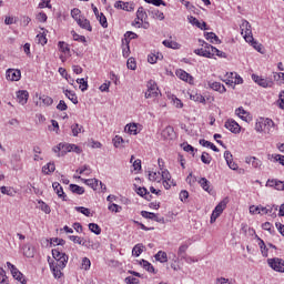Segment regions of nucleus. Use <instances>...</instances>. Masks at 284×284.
I'll return each mask as SVG.
<instances>
[{
	"instance_id": "1",
	"label": "nucleus",
	"mask_w": 284,
	"mask_h": 284,
	"mask_svg": "<svg viewBox=\"0 0 284 284\" xmlns=\"http://www.w3.org/2000/svg\"><path fill=\"white\" fill-rule=\"evenodd\" d=\"M52 256L55 262L50 263V268L53 273L54 278H61L63 273H61V270L68 265V256L65 253L59 251V248L52 250Z\"/></svg>"
},
{
	"instance_id": "2",
	"label": "nucleus",
	"mask_w": 284,
	"mask_h": 284,
	"mask_svg": "<svg viewBox=\"0 0 284 284\" xmlns=\"http://www.w3.org/2000/svg\"><path fill=\"white\" fill-rule=\"evenodd\" d=\"M256 132H264V134H274V121L270 118H260L255 123Z\"/></svg>"
},
{
	"instance_id": "3",
	"label": "nucleus",
	"mask_w": 284,
	"mask_h": 284,
	"mask_svg": "<svg viewBox=\"0 0 284 284\" xmlns=\"http://www.w3.org/2000/svg\"><path fill=\"white\" fill-rule=\"evenodd\" d=\"M252 80L254 83L260 85V88H274V80L271 78H263L262 75L252 74Z\"/></svg>"
},
{
	"instance_id": "4",
	"label": "nucleus",
	"mask_w": 284,
	"mask_h": 284,
	"mask_svg": "<svg viewBox=\"0 0 284 284\" xmlns=\"http://www.w3.org/2000/svg\"><path fill=\"white\" fill-rule=\"evenodd\" d=\"M267 264L274 272H281L284 274V260L280 257H273L267 260Z\"/></svg>"
},
{
	"instance_id": "5",
	"label": "nucleus",
	"mask_w": 284,
	"mask_h": 284,
	"mask_svg": "<svg viewBox=\"0 0 284 284\" xmlns=\"http://www.w3.org/2000/svg\"><path fill=\"white\" fill-rule=\"evenodd\" d=\"M145 99H154V97H159V88L156 87V82L154 80H150L148 82V91L144 94Z\"/></svg>"
},
{
	"instance_id": "6",
	"label": "nucleus",
	"mask_w": 284,
	"mask_h": 284,
	"mask_svg": "<svg viewBox=\"0 0 284 284\" xmlns=\"http://www.w3.org/2000/svg\"><path fill=\"white\" fill-rule=\"evenodd\" d=\"M242 34H244L245 41H254V37L252 36V24H250V22L244 21L242 23Z\"/></svg>"
},
{
	"instance_id": "7",
	"label": "nucleus",
	"mask_w": 284,
	"mask_h": 284,
	"mask_svg": "<svg viewBox=\"0 0 284 284\" xmlns=\"http://www.w3.org/2000/svg\"><path fill=\"white\" fill-rule=\"evenodd\" d=\"M224 128H226V130H230V132H232L233 134H239L241 132V125H239L237 122L232 119L225 121Z\"/></svg>"
},
{
	"instance_id": "8",
	"label": "nucleus",
	"mask_w": 284,
	"mask_h": 284,
	"mask_svg": "<svg viewBox=\"0 0 284 284\" xmlns=\"http://www.w3.org/2000/svg\"><path fill=\"white\" fill-rule=\"evenodd\" d=\"M114 8H116L118 10H125V12H132L134 11V3L123 2L119 0L114 3Z\"/></svg>"
},
{
	"instance_id": "9",
	"label": "nucleus",
	"mask_w": 284,
	"mask_h": 284,
	"mask_svg": "<svg viewBox=\"0 0 284 284\" xmlns=\"http://www.w3.org/2000/svg\"><path fill=\"white\" fill-rule=\"evenodd\" d=\"M6 77L8 81H19L21 79V70L8 69Z\"/></svg>"
},
{
	"instance_id": "10",
	"label": "nucleus",
	"mask_w": 284,
	"mask_h": 284,
	"mask_svg": "<svg viewBox=\"0 0 284 284\" xmlns=\"http://www.w3.org/2000/svg\"><path fill=\"white\" fill-rule=\"evenodd\" d=\"M266 187H274V190L284 191V181L267 180Z\"/></svg>"
},
{
	"instance_id": "11",
	"label": "nucleus",
	"mask_w": 284,
	"mask_h": 284,
	"mask_svg": "<svg viewBox=\"0 0 284 284\" xmlns=\"http://www.w3.org/2000/svg\"><path fill=\"white\" fill-rule=\"evenodd\" d=\"M176 135V133L174 132V128H172L171 125L166 126L163 131H162V138L165 141H172V139H174V136Z\"/></svg>"
},
{
	"instance_id": "12",
	"label": "nucleus",
	"mask_w": 284,
	"mask_h": 284,
	"mask_svg": "<svg viewBox=\"0 0 284 284\" xmlns=\"http://www.w3.org/2000/svg\"><path fill=\"white\" fill-rule=\"evenodd\" d=\"M29 97H30V93H28V91L26 90H20L17 92V99L20 105H26V103H28Z\"/></svg>"
},
{
	"instance_id": "13",
	"label": "nucleus",
	"mask_w": 284,
	"mask_h": 284,
	"mask_svg": "<svg viewBox=\"0 0 284 284\" xmlns=\"http://www.w3.org/2000/svg\"><path fill=\"white\" fill-rule=\"evenodd\" d=\"M194 54L205 57V59H212V53L210 52V48H207V43H205L204 48L195 49Z\"/></svg>"
},
{
	"instance_id": "14",
	"label": "nucleus",
	"mask_w": 284,
	"mask_h": 284,
	"mask_svg": "<svg viewBox=\"0 0 284 284\" xmlns=\"http://www.w3.org/2000/svg\"><path fill=\"white\" fill-rule=\"evenodd\" d=\"M176 77L179 79H181L182 81H186V83H192V81H194V78H192V75H190V73L183 71V70H178L175 72Z\"/></svg>"
},
{
	"instance_id": "15",
	"label": "nucleus",
	"mask_w": 284,
	"mask_h": 284,
	"mask_svg": "<svg viewBox=\"0 0 284 284\" xmlns=\"http://www.w3.org/2000/svg\"><path fill=\"white\" fill-rule=\"evenodd\" d=\"M189 22L192 24V26H195L196 28H200V30H207V23L205 22H200L199 19H196L195 17L193 16H190L189 18Z\"/></svg>"
},
{
	"instance_id": "16",
	"label": "nucleus",
	"mask_w": 284,
	"mask_h": 284,
	"mask_svg": "<svg viewBox=\"0 0 284 284\" xmlns=\"http://www.w3.org/2000/svg\"><path fill=\"white\" fill-rule=\"evenodd\" d=\"M77 23L83 30H88L89 32H92V26L90 24V20H88L85 18H79V19H77Z\"/></svg>"
},
{
	"instance_id": "17",
	"label": "nucleus",
	"mask_w": 284,
	"mask_h": 284,
	"mask_svg": "<svg viewBox=\"0 0 284 284\" xmlns=\"http://www.w3.org/2000/svg\"><path fill=\"white\" fill-rule=\"evenodd\" d=\"M52 187L55 194H58L59 199H62L65 201V192H63V186H61L59 182H53Z\"/></svg>"
},
{
	"instance_id": "18",
	"label": "nucleus",
	"mask_w": 284,
	"mask_h": 284,
	"mask_svg": "<svg viewBox=\"0 0 284 284\" xmlns=\"http://www.w3.org/2000/svg\"><path fill=\"white\" fill-rule=\"evenodd\" d=\"M209 87L212 90H215V92H220V94L226 92L225 85L221 84V82H209Z\"/></svg>"
},
{
	"instance_id": "19",
	"label": "nucleus",
	"mask_w": 284,
	"mask_h": 284,
	"mask_svg": "<svg viewBox=\"0 0 284 284\" xmlns=\"http://www.w3.org/2000/svg\"><path fill=\"white\" fill-rule=\"evenodd\" d=\"M11 274H12L13 278H16V281H19V283L28 284L26 276L23 275V273L20 272L19 268H16Z\"/></svg>"
},
{
	"instance_id": "20",
	"label": "nucleus",
	"mask_w": 284,
	"mask_h": 284,
	"mask_svg": "<svg viewBox=\"0 0 284 284\" xmlns=\"http://www.w3.org/2000/svg\"><path fill=\"white\" fill-rule=\"evenodd\" d=\"M245 162L248 163V164L251 163L252 166L255 168V169H261V166L263 165V162L261 160H258L257 158H255V156L246 158Z\"/></svg>"
},
{
	"instance_id": "21",
	"label": "nucleus",
	"mask_w": 284,
	"mask_h": 284,
	"mask_svg": "<svg viewBox=\"0 0 284 284\" xmlns=\"http://www.w3.org/2000/svg\"><path fill=\"white\" fill-rule=\"evenodd\" d=\"M255 237L257 239V241H260L258 246L262 252V256L267 258V252L270 251V248H267V245H265V241H263L261 237H258V235H256Z\"/></svg>"
},
{
	"instance_id": "22",
	"label": "nucleus",
	"mask_w": 284,
	"mask_h": 284,
	"mask_svg": "<svg viewBox=\"0 0 284 284\" xmlns=\"http://www.w3.org/2000/svg\"><path fill=\"white\" fill-rule=\"evenodd\" d=\"M136 194H139V196L145 197L146 201L152 200V195L150 194V191H148V189L145 187H141V186L138 187Z\"/></svg>"
},
{
	"instance_id": "23",
	"label": "nucleus",
	"mask_w": 284,
	"mask_h": 284,
	"mask_svg": "<svg viewBox=\"0 0 284 284\" xmlns=\"http://www.w3.org/2000/svg\"><path fill=\"white\" fill-rule=\"evenodd\" d=\"M64 94L68 98L69 101H71L74 105L79 103V98H77V93L72 92L70 90H64Z\"/></svg>"
},
{
	"instance_id": "24",
	"label": "nucleus",
	"mask_w": 284,
	"mask_h": 284,
	"mask_svg": "<svg viewBox=\"0 0 284 284\" xmlns=\"http://www.w3.org/2000/svg\"><path fill=\"white\" fill-rule=\"evenodd\" d=\"M149 14H151L153 19H159L160 21H163V19H165V16L159 9H150Z\"/></svg>"
},
{
	"instance_id": "25",
	"label": "nucleus",
	"mask_w": 284,
	"mask_h": 284,
	"mask_svg": "<svg viewBox=\"0 0 284 284\" xmlns=\"http://www.w3.org/2000/svg\"><path fill=\"white\" fill-rule=\"evenodd\" d=\"M204 37L207 41H211V43H221V39H219V36H216V33L214 32H205Z\"/></svg>"
},
{
	"instance_id": "26",
	"label": "nucleus",
	"mask_w": 284,
	"mask_h": 284,
	"mask_svg": "<svg viewBox=\"0 0 284 284\" xmlns=\"http://www.w3.org/2000/svg\"><path fill=\"white\" fill-rule=\"evenodd\" d=\"M69 189L70 191L73 193V194H85V189H83L82 186H79L77 184H70L69 185Z\"/></svg>"
},
{
	"instance_id": "27",
	"label": "nucleus",
	"mask_w": 284,
	"mask_h": 284,
	"mask_svg": "<svg viewBox=\"0 0 284 284\" xmlns=\"http://www.w3.org/2000/svg\"><path fill=\"white\" fill-rule=\"evenodd\" d=\"M162 43L163 45H165V48H171V50L181 49V44H179V42H175V41L164 40Z\"/></svg>"
},
{
	"instance_id": "28",
	"label": "nucleus",
	"mask_w": 284,
	"mask_h": 284,
	"mask_svg": "<svg viewBox=\"0 0 284 284\" xmlns=\"http://www.w3.org/2000/svg\"><path fill=\"white\" fill-rule=\"evenodd\" d=\"M199 184L201 185V187L205 191L209 192V194L212 192V190L210 189V181L205 178H201V180L199 181Z\"/></svg>"
},
{
	"instance_id": "29",
	"label": "nucleus",
	"mask_w": 284,
	"mask_h": 284,
	"mask_svg": "<svg viewBox=\"0 0 284 284\" xmlns=\"http://www.w3.org/2000/svg\"><path fill=\"white\" fill-rule=\"evenodd\" d=\"M0 191L2 194H7V196H14L17 191L11 186H1Z\"/></svg>"
},
{
	"instance_id": "30",
	"label": "nucleus",
	"mask_w": 284,
	"mask_h": 284,
	"mask_svg": "<svg viewBox=\"0 0 284 284\" xmlns=\"http://www.w3.org/2000/svg\"><path fill=\"white\" fill-rule=\"evenodd\" d=\"M143 250H145L143 244H136L132 250V255L139 257L143 254Z\"/></svg>"
},
{
	"instance_id": "31",
	"label": "nucleus",
	"mask_w": 284,
	"mask_h": 284,
	"mask_svg": "<svg viewBox=\"0 0 284 284\" xmlns=\"http://www.w3.org/2000/svg\"><path fill=\"white\" fill-rule=\"evenodd\" d=\"M225 207H227V201L223 200L221 201L214 209L213 212L222 215L223 214V210H225Z\"/></svg>"
},
{
	"instance_id": "32",
	"label": "nucleus",
	"mask_w": 284,
	"mask_h": 284,
	"mask_svg": "<svg viewBox=\"0 0 284 284\" xmlns=\"http://www.w3.org/2000/svg\"><path fill=\"white\" fill-rule=\"evenodd\" d=\"M155 261H159L160 263H168V253L159 251L155 254Z\"/></svg>"
},
{
	"instance_id": "33",
	"label": "nucleus",
	"mask_w": 284,
	"mask_h": 284,
	"mask_svg": "<svg viewBox=\"0 0 284 284\" xmlns=\"http://www.w3.org/2000/svg\"><path fill=\"white\" fill-rule=\"evenodd\" d=\"M136 19L141 22H143V19H148V13L145 12V9L143 7H139L136 11Z\"/></svg>"
},
{
	"instance_id": "34",
	"label": "nucleus",
	"mask_w": 284,
	"mask_h": 284,
	"mask_svg": "<svg viewBox=\"0 0 284 284\" xmlns=\"http://www.w3.org/2000/svg\"><path fill=\"white\" fill-rule=\"evenodd\" d=\"M62 151L58 154V156H65L68 152H72V144L61 143Z\"/></svg>"
},
{
	"instance_id": "35",
	"label": "nucleus",
	"mask_w": 284,
	"mask_h": 284,
	"mask_svg": "<svg viewBox=\"0 0 284 284\" xmlns=\"http://www.w3.org/2000/svg\"><path fill=\"white\" fill-rule=\"evenodd\" d=\"M57 170L54 162H49L47 165L42 168V172L44 174H51V172H54Z\"/></svg>"
},
{
	"instance_id": "36",
	"label": "nucleus",
	"mask_w": 284,
	"mask_h": 284,
	"mask_svg": "<svg viewBox=\"0 0 284 284\" xmlns=\"http://www.w3.org/2000/svg\"><path fill=\"white\" fill-rule=\"evenodd\" d=\"M187 244H182L179 250H178V256L180 258H185V256H187Z\"/></svg>"
},
{
	"instance_id": "37",
	"label": "nucleus",
	"mask_w": 284,
	"mask_h": 284,
	"mask_svg": "<svg viewBox=\"0 0 284 284\" xmlns=\"http://www.w3.org/2000/svg\"><path fill=\"white\" fill-rule=\"evenodd\" d=\"M140 265H142L143 268L146 270V272H151L152 274H155L154 266L150 264V262L142 260L140 262Z\"/></svg>"
},
{
	"instance_id": "38",
	"label": "nucleus",
	"mask_w": 284,
	"mask_h": 284,
	"mask_svg": "<svg viewBox=\"0 0 284 284\" xmlns=\"http://www.w3.org/2000/svg\"><path fill=\"white\" fill-rule=\"evenodd\" d=\"M84 181L85 185H89V187H92V190H97L99 187V180L97 179H89V180H82Z\"/></svg>"
},
{
	"instance_id": "39",
	"label": "nucleus",
	"mask_w": 284,
	"mask_h": 284,
	"mask_svg": "<svg viewBox=\"0 0 284 284\" xmlns=\"http://www.w3.org/2000/svg\"><path fill=\"white\" fill-rule=\"evenodd\" d=\"M113 145L114 148H125V140H123L120 135H115L113 139Z\"/></svg>"
},
{
	"instance_id": "40",
	"label": "nucleus",
	"mask_w": 284,
	"mask_h": 284,
	"mask_svg": "<svg viewBox=\"0 0 284 284\" xmlns=\"http://www.w3.org/2000/svg\"><path fill=\"white\" fill-rule=\"evenodd\" d=\"M95 17L99 23L102 26V28H108V18H105V14L98 13Z\"/></svg>"
},
{
	"instance_id": "41",
	"label": "nucleus",
	"mask_w": 284,
	"mask_h": 284,
	"mask_svg": "<svg viewBox=\"0 0 284 284\" xmlns=\"http://www.w3.org/2000/svg\"><path fill=\"white\" fill-rule=\"evenodd\" d=\"M89 230L93 234H97V236H99V234H101V226H99V224H97V223H90L89 224Z\"/></svg>"
},
{
	"instance_id": "42",
	"label": "nucleus",
	"mask_w": 284,
	"mask_h": 284,
	"mask_svg": "<svg viewBox=\"0 0 284 284\" xmlns=\"http://www.w3.org/2000/svg\"><path fill=\"white\" fill-rule=\"evenodd\" d=\"M71 130H72L73 136H79V134H81V131L83 130V126L79 125V123H75L71 125Z\"/></svg>"
},
{
	"instance_id": "43",
	"label": "nucleus",
	"mask_w": 284,
	"mask_h": 284,
	"mask_svg": "<svg viewBox=\"0 0 284 284\" xmlns=\"http://www.w3.org/2000/svg\"><path fill=\"white\" fill-rule=\"evenodd\" d=\"M138 129L139 128L136 126V123L126 124L125 126V130H128V133L134 134V135L139 134V132H136Z\"/></svg>"
},
{
	"instance_id": "44",
	"label": "nucleus",
	"mask_w": 284,
	"mask_h": 284,
	"mask_svg": "<svg viewBox=\"0 0 284 284\" xmlns=\"http://www.w3.org/2000/svg\"><path fill=\"white\" fill-rule=\"evenodd\" d=\"M201 161L205 165H210V163H212V156L210 155V153L203 152L202 155H201Z\"/></svg>"
},
{
	"instance_id": "45",
	"label": "nucleus",
	"mask_w": 284,
	"mask_h": 284,
	"mask_svg": "<svg viewBox=\"0 0 284 284\" xmlns=\"http://www.w3.org/2000/svg\"><path fill=\"white\" fill-rule=\"evenodd\" d=\"M246 43H251V45L256 50L257 52H261L263 54V44L256 42L253 38V41H246Z\"/></svg>"
},
{
	"instance_id": "46",
	"label": "nucleus",
	"mask_w": 284,
	"mask_h": 284,
	"mask_svg": "<svg viewBox=\"0 0 284 284\" xmlns=\"http://www.w3.org/2000/svg\"><path fill=\"white\" fill-rule=\"evenodd\" d=\"M40 101H42V103L44 105H52V103H54V100L52 98H50L49 95H42V97H39Z\"/></svg>"
},
{
	"instance_id": "47",
	"label": "nucleus",
	"mask_w": 284,
	"mask_h": 284,
	"mask_svg": "<svg viewBox=\"0 0 284 284\" xmlns=\"http://www.w3.org/2000/svg\"><path fill=\"white\" fill-rule=\"evenodd\" d=\"M58 48L64 54H68V52H70V47H68V44H65V42H63V41H59Z\"/></svg>"
},
{
	"instance_id": "48",
	"label": "nucleus",
	"mask_w": 284,
	"mask_h": 284,
	"mask_svg": "<svg viewBox=\"0 0 284 284\" xmlns=\"http://www.w3.org/2000/svg\"><path fill=\"white\" fill-rule=\"evenodd\" d=\"M77 83H79L80 90L82 92H85V90H88V81L85 79H83V78L77 79Z\"/></svg>"
},
{
	"instance_id": "49",
	"label": "nucleus",
	"mask_w": 284,
	"mask_h": 284,
	"mask_svg": "<svg viewBox=\"0 0 284 284\" xmlns=\"http://www.w3.org/2000/svg\"><path fill=\"white\" fill-rule=\"evenodd\" d=\"M0 284H10L8 283V275H6L3 267H0Z\"/></svg>"
},
{
	"instance_id": "50",
	"label": "nucleus",
	"mask_w": 284,
	"mask_h": 284,
	"mask_svg": "<svg viewBox=\"0 0 284 284\" xmlns=\"http://www.w3.org/2000/svg\"><path fill=\"white\" fill-rule=\"evenodd\" d=\"M126 68L129 70H136V60L134 58H129L126 61Z\"/></svg>"
},
{
	"instance_id": "51",
	"label": "nucleus",
	"mask_w": 284,
	"mask_h": 284,
	"mask_svg": "<svg viewBox=\"0 0 284 284\" xmlns=\"http://www.w3.org/2000/svg\"><path fill=\"white\" fill-rule=\"evenodd\" d=\"M23 253L27 258H32L34 256V251L28 245L23 247Z\"/></svg>"
},
{
	"instance_id": "52",
	"label": "nucleus",
	"mask_w": 284,
	"mask_h": 284,
	"mask_svg": "<svg viewBox=\"0 0 284 284\" xmlns=\"http://www.w3.org/2000/svg\"><path fill=\"white\" fill-rule=\"evenodd\" d=\"M124 37H125V43H128V41H129V43H130V41H132V39H139V34H136V33H134V32H132V31H128V32L124 34Z\"/></svg>"
},
{
	"instance_id": "53",
	"label": "nucleus",
	"mask_w": 284,
	"mask_h": 284,
	"mask_svg": "<svg viewBox=\"0 0 284 284\" xmlns=\"http://www.w3.org/2000/svg\"><path fill=\"white\" fill-rule=\"evenodd\" d=\"M91 265H92V262H90V258H88V257L82 258V263H81L82 270L88 271V270H90Z\"/></svg>"
},
{
	"instance_id": "54",
	"label": "nucleus",
	"mask_w": 284,
	"mask_h": 284,
	"mask_svg": "<svg viewBox=\"0 0 284 284\" xmlns=\"http://www.w3.org/2000/svg\"><path fill=\"white\" fill-rule=\"evenodd\" d=\"M145 3H151L152 6H155L156 8H159L160 6H168V3H165V1L163 0H144Z\"/></svg>"
},
{
	"instance_id": "55",
	"label": "nucleus",
	"mask_w": 284,
	"mask_h": 284,
	"mask_svg": "<svg viewBox=\"0 0 284 284\" xmlns=\"http://www.w3.org/2000/svg\"><path fill=\"white\" fill-rule=\"evenodd\" d=\"M145 3H151L152 6H155L156 8H159L160 6H168V3H165V1L163 0H144Z\"/></svg>"
},
{
	"instance_id": "56",
	"label": "nucleus",
	"mask_w": 284,
	"mask_h": 284,
	"mask_svg": "<svg viewBox=\"0 0 284 284\" xmlns=\"http://www.w3.org/2000/svg\"><path fill=\"white\" fill-rule=\"evenodd\" d=\"M273 79L274 81H277L280 83H284V72H273Z\"/></svg>"
},
{
	"instance_id": "57",
	"label": "nucleus",
	"mask_w": 284,
	"mask_h": 284,
	"mask_svg": "<svg viewBox=\"0 0 284 284\" xmlns=\"http://www.w3.org/2000/svg\"><path fill=\"white\" fill-rule=\"evenodd\" d=\"M75 211L80 212V214H83L84 216H90V209L84 206H75Z\"/></svg>"
},
{
	"instance_id": "58",
	"label": "nucleus",
	"mask_w": 284,
	"mask_h": 284,
	"mask_svg": "<svg viewBox=\"0 0 284 284\" xmlns=\"http://www.w3.org/2000/svg\"><path fill=\"white\" fill-rule=\"evenodd\" d=\"M237 116H240L242 119V121H247V119L245 118V114H247V111H245V109L243 108H239L235 110Z\"/></svg>"
},
{
	"instance_id": "59",
	"label": "nucleus",
	"mask_w": 284,
	"mask_h": 284,
	"mask_svg": "<svg viewBox=\"0 0 284 284\" xmlns=\"http://www.w3.org/2000/svg\"><path fill=\"white\" fill-rule=\"evenodd\" d=\"M83 247H88V250H95L94 244L92 243V241L88 240V239H83L82 240V244Z\"/></svg>"
},
{
	"instance_id": "60",
	"label": "nucleus",
	"mask_w": 284,
	"mask_h": 284,
	"mask_svg": "<svg viewBox=\"0 0 284 284\" xmlns=\"http://www.w3.org/2000/svg\"><path fill=\"white\" fill-rule=\"evenodd\" d=\"M215 284H234V282H232V280H230V278L217 277L215 280Z\"/></svg>"
},
{
	"instance_id": "61",
	"label": "nucleus",
	"mask_w": 284,
	"mask_h": 284,
	"mask_svg": "<svg viewBox=\"0 0 284 284\" xmlns=\"http://www.w3.org/2000/svg\"><path fill=\"white\" fill-rule=\"evenodd\" d=\"M192 101H196L197 103H205V97L202 94L191 95Z\"/></svg>"
},
{
	"instance_id": "62",
	"label": "nucleus",
	"mask_w": 284,
	"mask_h": 284,
	"mask_svg": "<svg viewBox=\"0 0 284 284\" xmlns=\"http://www.w3.org/2000/svg\"><path fill=\"white\" fill-rule=\"evenodd\" d=\"M162 179H163L164 183H166V185H168V181H171V179H172L170 171H168V170L162 171Z\"/></svg>"
},
{
	"instance_id": "63",
	"label": "nucleus",
	"mask_w": 284,
	"mask_h": 284,
	"mask_svg": "<svg viewBox=\"0 0 284 284\" xmlns=\"http://www.w3.org/2000/svg\"><path fill=\"white\" fill-rule=\"evenodd\" d=\"M124 283H126V284H139L140 282H139V278H136V277L128 276V277H125Z\"/></svg>"
},
{
	"instance_id": "64",
	"label": "nucleus",
	"mask_w": 284,
	"mask_h": 284,
	"mask_svg": "<svg viewBox=\"0 0 284 284\" xmlns=\"http://www.w3.org/2000/svg\"><path fill=\"white\" fill-rule=\"evenodd\" d=\"M278 105H280L281 110H284V91H281V93H280Z\"/></svg>"
}]
</instances>
